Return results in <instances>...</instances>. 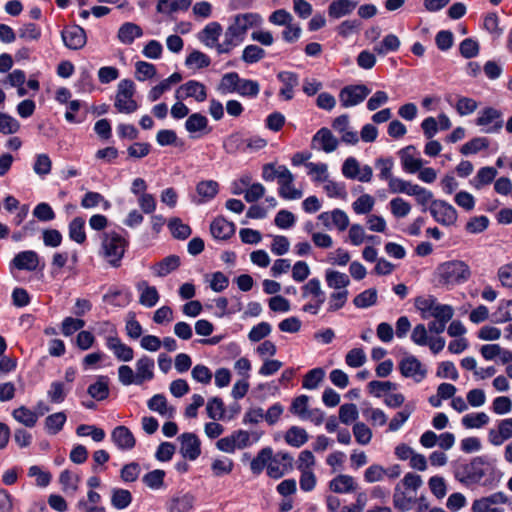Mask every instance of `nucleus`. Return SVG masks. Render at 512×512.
<instances>
[{"label":"nucleus","mask_w":512,"mask_h":512,"mask_svg":"<svg viewBox=\"0 0 512 512\" xmlns=\"http://www.w3.org/2000/svg\"><path fill=\"white\" fill-rule=\"evenodd\" d=\"M308 174L312 176L314 182H325L329 178L328 166L325 163H305Z\"/></svg>","instance_id":"49"},{"label":"nucleus","mask_w":512,"mask_h":512,"mask_svg":"<svg viewBox=\"0 0 512 512\" xmlns=\"http://www.w3.org/2000/svg\"><path fill=\"white\" fill-rule=\"evenodd\" d=\"M483 465V458L475 457L469 463L459 465L455 470V477L461 483L478 482L485 475Z\"/></svg>","instance_id":"7"},{"label":"nucleus","mask_w":512,"mask_h":512,"mask_svg":"<svg viewBox=\"0 0 512 512\" xmlns=\"http://www.w3.org/2000/svg\"><path fill=\"white\" fill-rule=\"evenodd\" d=\"M66 419L67 418L64 412H57L49 415L45 419V428L47 432L51 435L57 434L59 431L62 430L66 422Z\"/></svg>","instance_id":"46"},{"label":"nucleus","mask_w":512,"mask_h":512,"mask_svg":"<svg viewBox=\"0 0 512 512\" xmlns=\"http://www.w3.org/2000/svg\"><path fill=\"white\" fill-rule=\"evenodd\" d=\"M88 394L98 400H104L109 395L108 379L105 376L98 377L94 384H91L87 390Z\"/></svg>","instance_id":"40"},{"label":"nucleus","mask_w":512,"mask_h":512,"mask_svg":"<svg viewBox=\"0 0 512 512\" xmlns=\"http://www.w3.org/2000/svg\"><path fill=\"white\" fill-rule=\"evenodd\" d=\"M277 78L283 84L279 94L285 100H291L293 98V89L299 84L297 74L290 71H283L278 73Z\"/></svg>","instance_id":"27"},{"label":"nucleus","mask_w":512,"mask_h":512,"mask_svg":"<svg viewBox=\"0 0 512 512\" xmlns=\"http://www.w3.org/2000/svg\"><path fill=\"white\" fill-rule=\"evenodd\" d=\"M325 372L322 368H314L310 370L303 379V388L316 389L320 382L324 379Z\"/></svg>","instance_id":"60"},{"label":"nucleus","mask_w":512,"mask_h":512,"mask_svg":"<svg viewBox=\"0 0 512 512\" xmlns=\"http://www.w3.org/2000/svg\"><path fill=\"white\" fill-rule=\"evenodd\" d=\"M188 97H193L196 101L203 102L207 97L205 86L198 81L190 80L181 85L175 92V98L177 100Z\"/></svg>","instance_id":"14"},{"label":"nucleus","mask_w":512,"mask_h":512,"mask_svg":"<svg viewBox=\"0 0 512 512\" xmlns=\"http://www.w3.org/2000/svg\"><path fill=\"white\" fill-rule=\"evenodd\" d=\"M12 264L18 270L34 271L39 265V256L32 250L22 251L14 256Z\"/></svg>","instance_id":"23"},{"label":"nucleus","mask_w":512,"mask_h":512,"mask_svg":"<svg viewBox=\"0 0 512 512\" xmlns=\"http://www.w3.org/2000/svg\"><path fill=\"white\" fill-rule=\"evenodd\" d=\"M493 321L498 324L512 320V300H501L493 313Z\"/></svg>","instance_id":"43"},{"label":"nucleus","mask_w":512,"mask_h":512,"mask_svg":"<svg viewBox=\"0 0 512 512\" xmlns=\"http://www.w3.org/2000/svg\"><path fill=\"white\" fill-rule=\"evenodd\" d=\"M195 498L191 494H185L173 498L168 505V512H190L193 508Z\"/></svg>","instance_id":"36"},{"label":"nucleus","mask_w":512,"mask_h":512,"mask_svg":"<svg viewBox=\"0 0 512 512\" xmlns=\"http://www.w3.org/2000/svg\"><path fill=\"white\" fill-rule=\"evenodd\" d=\"M399 370L403 377L411 378L416 383L422 382L427 376L426 367L414 355H407L399 362Z\"/></svg>","instance_id":"8"},{"label":"nucleus","mask_w":512,"mask_h":512,"mask_svg":"<svg viewBox=\"0 0 512 512\" xmlns=\"http://www.w3.org/2000/svg\"><path fill=\"white\" fill-rule=\"evenodd\" d=\"M416 498L403 491L400 484H397L393 494V505L401 512H406L412 508Z\"/></svg>","instance_id":"33"},{"label":"nucleus","mask_w":512,"mask_h":512,"mask_svg":"<svg viewBox=\"0 0 512 512\" xmlns=\"http://www.w3.org/2000/svg\"><path fill=\"white\" fill-rule=\"evenodd\" d=\"M103 325L106 327L107 330L114 332V335H110L106 338V346L108 347V349L113 352L114 356L119 361H131L134 357L133 349L130 346L123 343L120 340V338L117 337L115 327L113 324L109 322H104Z\"/></svg>","instance_id":"9"},{"label":"nucleus","mask_w":512,"mask_h":512,"mask_svg":"<svg viewBox=\"0 0 512 512\" xmlns=\"http://www.w3.org/2000/svg\"><path fill=\"white\" fill-rule=\"evenodd\" d=\"M132 501L131 493L126 489H113L111 503L116 509L126 508Z\"/></svg>","instance_id":"55"},{"label":"nucleus","mask_w":512,"mask_h":512,"mask_svg":"<svg viewBox=\"0 0 512 512\" xmlns=\"http://www.w3.org/2000/svg\"><path fill=\"white\" fill-rule=\"evenodd\" d=\"M414 146H408L401 150V162L403 169L408 173H415L419 171L423 165L420 158H415L411 151H414Z\"/></svg>","instance_id":"34"},{"label":"nucleus","mask_w":512,"mask_h":512,"mask_svg":"<svg viewBox=\"0 0 512 512\" xmlns=\"http://www.w3.org/2000/svg\"><path fill=\"white\" fill-rule=\"evenodd\" d=\"M389 207L392 215L395 218H404L411 212V205L401 197L393 198L389 202Z\"/></svg>","instance_id":"52"},{"label":"nucleus","mask_w":512,"mask_h":512,"mask_svg":"<svg viewBox=\"0 0 512 512\" xmlns=\"http://www.w3.org/2000/svg\"><path fill=\"white\" fill-rule=\"evenodd\" d=\"M207 126V118L200 113H194L190 115L185 122V128L190 133L204 131Z\"/></svg>","instance_id":"51"},{"label":"nucleus","mask_w":512,"mask_h":512,"mask_svg":"<svg viewBox=\"0 0 512 512\" xmlns=\"http://www.w3.org/2000/svg\"><path fill=\"white\" fill-rule=\"evenodd\" d=\"M112 441L121 450H131L135 447L136 439L126 426H117L111 433Z\"/></svg>","instance_id":"19"},{"label":"nucleus","mask_w":512,"mask_h":512,"mask_svg":"<svg viewBox=\"0 0 512 512\" xmlns=\"http://www.w3.org/2000/svg\"><path fill=\"white\" fill-rule=\"evenodd\" d=\"M370 90L365 85H351L344 87L339 94L341 105L345 108L353 107L369 95Z\"/></svg>","instance_id":"12"},{"label":"nucleus","mask_w":512,"mask_h":512,"mask_svg":"<svg viewBox=\"0 0 512 512\" xmlns=\"http://www.w3.org/2000/svg\"><path fill=\"white\" fill-rule=\"evenodd\" d=\"M192 0H160L157 4V10L161 13H174L179 10H187L191 6Z\"/></svg>","instance_id":"41"},{"label":"nucleus","mask_w":512,"mask_h":512,"mask_svg":"<svg viewBox=\"0 0 512 512\" xmlns=\"http://www.w3.org/2000/svg\"><path fill=\"white\" fill-rule=\"evenodd\" d=\"M235 230V224L228 221L224 217L215 218L210 225L212 236L219 240L229 239L232 235H234Z\"/></svg>","instance_id":"21"},{"label":"nucleus","mask_w":512,"mask_h":512,"mask_svg":"<svg viewBox=\"0 0 512 512\" xmlns=\"http://www.w3.org/2000/svg\"><path fill=\"white\" fill-rule=\"evenodd\" d=\"M377 301V290L374 288L367 289L357 295L353 303L358 308H367L374 305Z\"/></svg>","instance_id":"59"},{"label":"nucleus","mask_w":512,"mask_h":512,"mask_svg":"<svg viewBox=\"0 0 512 512\" xmlns=\"http://www.w3.org/2000/svg\"><path fill=\"white\" fill-rule=\"evenodd\" d=\"M100 502V494L94 490H89L86 498L79 499L75 508L78 512H106L105 507L101 506Z\"/></svg>","instance_id":"22"},{"label":"nucleus","mask_w":512,"mask_h":512,"mask_svg":"<svg viewBox=\"0 0 512 512\" xmlns=\"http://www.w3.org/2000/svg\"><path fill=\"white\" fill-rule=\"evenodd\" d=\"M342 174L348 179H357L360 182H370L373 176V170L368 165L361 168L356 158L348 157L343 162Z\"/></svg>","instance_id":"11"},{"label":"nucleus","mask_w":512,"mask_h":512,"mask_svg":"<svg viewBox=\"0 0 512 512\" xmlns=\"http://www.w3.org/2000/svg\"><path fill=\"white\" fill-rule=\"evenodd\" d=\"M439 275L444 284L457 285L470 278L471 270L465 262L453 260L440 265Z\"/></svg>","instance_id":"5"},{"label":"nucleus","mask_w":512,"mask_h":512,"mask_svg":"<svg viewBox=\"0 0 512 512\" xmlns=\"http://www.w3.org/2000/svg\"><path fill=\"white\" fill-rule=\"evenodd\" d=\"M300 297L306 301L302 311L311 315H317L326 301V293L318 278H311L301 287Z\"/></svg>","instance_id":"4"},{"label":"nucleus","mask_w":512,"mask_h":512,"mask_svg":"<svg viewBox=\"0 0 512 512\" xmlns=\"http://www.w3.org/2000/svg\"><path fill=\"white\" fill-rule=\"evenodd\" d=\"M348 290H334L328 297L327 312L332 313L343 308L348 300Z\"/></svg>","instance_id":"44"},{"label":"nucleus","mask_w":512,"mask_h":512,"mask_svg":"<svg viewBox=\"0 0 512 512\" xmlns=\"http://www.w3.org/2000/svg\"><path fill=\"white\" fill-rule=\"evenodd\" d=\"M196 204H203L211 201L219 192V183L215 180H202L196 185Z\"/></svg>","instance_id":"17"},{"label":"nucleus","mask_w":512,"mask_h":512,"mask_svg":"<svg viewBox=\"0 0 512 512\" xmlns=\"http://www.w3.org/2000/svg\"><path fill=\"white\" fill-rule=\"evenodd\" d=\"M15 420L22 423L26 427H33L37 422V414L25 406L15 409L12 413Z\"/></svg>","instance_id":"50"},{"label":"nucleus","mask_w":512,"mask_h":512,"mask_svg":"<svg viewBox=\"0 0 512 512\" xmlns=\"http://www.w3.org/2000/svg\"><path fill=\"white\" fill-rule=\"evenodd\" d=\"M180 441V453L186 459L196 460L200 453V441L193 433H183L178 437Z\"/></svg>","instance_id":"15"},{"label":"nucleus","mask_w":512,"mask_h":512,"mask_svg":"<svg viewBox=\"0 0 512 512\" xmlns=\"http://www.w3.org/2000/svg\"><path fill=\"white\" fill-rule=\"evenodd\" d=\"M476 123L479 126H488L484 129L486 133L498 132L503 126L501 112L491 107L486 108L480 113Z\"/></svg>","instance_id":"16"},{"label":"nucleus","mask_w":512,"mask_h":512,"mask_svg":"<svg viewBox=\"0 0 512 512\" xmlns=\"http://www.w3.org/2000/svg\"><path fill=\"white\" fill-rule=\"evenodd\" d=\"M135 369L137 385H142L144 382L154 378V360L147 355L141 356L136 361Z\"/></svg>","instance_id":"20"},{"label":"nucleus","mask_w":512,"mask_h":512,"mask_svg":"<svg viewBox=\"0 0 512 512\" xmlns=\"http://www.w3.org/2000/svg\"><path fill=\"white\" fill-rule=\"evenodd\" d=\"M265 50L257 45H248L244 48L241 60L247 64L257 63L265 57Z\"/></svg>","instance_id":"53"},{"label":"nucleus","mask_w":512,"mask_h":512,"mask_svg":"<svg viewBox=\"0 0 512 512\" xmlns=\"http://www.w3.org/2000/svg\"><path fill=\"white\" fill-rule=\"evenodd\" d=\"M260 21V17L254 13L238 14L224 32L223 41L218 46V54H229L240 45L249 30Z\"/></svg>","instance_id":"1"},{"label":"nucleus","mask_w":512,"mask_h":512,"mask_svg":"<svg viewBox=\"0 0 512 512\" xmlns=\"http://www.w3.org/2000/svg\"><path fill=\"white\" fill-rule=\"evenodd\" d=\"M329 488L335 493H350L356 490L357 484L352 476L340 474L330 481Z\"/></svg>","instance_id":"31"},{"label":"nucleus","mask_w":512,"mask_h":512,"mask_svg":"<svg viewBox=\"0 0 512 512\" xmlns=\"http://www.w3.org/2000/svg\"><path fill=\"white\" fill-rule=\"evenodd\" d=\"M260 86L257 81L240 78L236 92L241 96L256 97L259 94Z\"/></svg>","instance_id":"56"},{"label":"nucleus","mask_w":512,"mask_h":512,"mask_svg":"<svg viewBox=\"0 0 512 512\" xmlns=\"http://www.w3.org/2000/svg\"><path fill=\"white\" fill-rule=\"evenodd\" d=\"M135 85L130 79H123L117 85L114 107L119 113L131 114L138 109L134 99Z\"/></svg>","instance_id":"6"},{"label":"nucleus","mask_w":512,"mask_h":512,"mask_svg":"<svg viewBox=\"0 0 512 512\" xmlns=\"http://www.w3.org/2000/svg\"><path fill=\"white\" fill-rule=\"evenodd\" d=\"M433 218L441 225L451 226L457 221V211L449 203L443 200H433L429 206Z\"/></svg>","instance_id":"10"},{"label":"nucleus","mask_w":512,"mask_h":512,"mask_svg":"<svg viewBox=\"0 0 512 512\" xmlns=\"http://www.w3.org/2000/svg\"><path fill=\"white\" fill-rule=\"evenodd\" d=\"M357 6L356 1L334 0L328 7V14L331 18L338 19L351 14Z\"/></svg>","instance_id":"32"},{"label":"nucleus","mask_w":512,"mask_h":512,"mask_svg":"<svg viewBox=\"0 0 512 512\" xmlns=\"http://www.w3.org/2000/svg\"><path fill=\"white\" fill-rule=\"evenodd\" d=\"M374 204L375 200L371 195L363 194L353 202L352 207L356 214H367L372 211Z\"/></svg>","instance_id":"61"},{"label":"nucleus","mask_w":512,"mask_h":512,"mask_svg":"<svg viewBox=\"0 0 512 512\" xmlns=\"http://www.w3.org/2000/svg\"><path fill=\"white\" fill-rule=\"evenodd\" d=\"M127 245V240L118 233H104L101 243V254L110 266L118 268L121 266V260Z\"/></svg>","instance_id":"3"},{"label":"nucleus","mask_w":512,"mask_h":512,"mask_svg":"<svg viewBox=\"0 0 512 512\" xmlns=\"http://www.w3.org/2000/svg\"><path fill=\"white\" fill-rule=\"evenodd\" d=\"M84 225L85 220L82 217L74 218L69 224V237L79 244L86 240Z\"/></svg>","instance_id":"48"},{"label":"nucleus","mask_w":512,"mask_h":512,"mask_svg":"<svg viewBox=\"0 0 512 512\" xmlns=\"http://www.w3.org/2000/svg\"><path fill=\"white\" fill-rule=\"evenodd\" d=\"M239 82H240V77L236 72L226 73L223 75V77L220 81L219 90L222 93L236 92Z\"/></svg>","instance_id":"62"},{"label":"nucleus","mask_w":512,"mask_h":512,"mask_svg":"<svg viewBox=\"0 0 512 512\" xmlns=\"http://www.w3.org/2000/svg\"><path fill=\"white\" fill-rule=\"evenodd\" d=\"M137 290L140 292L139 303L147 308L154 307L159 299L160 295L158 290L154 286H150L147 281H140L137 284Z\"/></svg>","instance_id":"25"},{"label":"nucleus","mask_w":512,"mask_h":512,"mask_svg":"<svg viewBox=\"0 0 512 512\" xmlns=\"http://www.w3.org/2000/svg\"><path fill=\"white\" fill-rule=\"evenodd\" d=\"M180 266V258L177 255H169L160 262L151 266V270L156 277H165Z\"/></svg>","instance_id":"28"},{"label":"nucleus","mask_w":512,"mask_h":512,"mask_svg":"<svg viewBox=\"0 0 512 512\" xmlns=\"http://www.w3.org/2000/svg\"><path fill=\"white\" fill-rule=\"evenodd\" d=\"M409 196L415 197L416 202L423 207L422 211H426L428 203L431 204L434 200L431 191L417 184H414Z\"/></svg>","instance_id":"54"},{"label":"nucleus","mask_w":512,"mask_h":512,"mask_svg":"<svg viewBox=\"0 0 512 512\" xmlns=\"http://www.w3.org/2000/svg\"><path fill=\"white\" fill-rule=\"evenodd\" d=\"M66 395L67 390L62 382L55 381L50 384V387L47 391V396L50 402L60 404L65 400Z\"/></svg>","instance_id":"58"},{"label":"nucleus","mask_w":512,"mask_h":512,"mask_svg":"<svg viewBox=\"0 0 512 512\" xmlns=\"http://www.w3.org/2000/svg\"><path fill=\"white\" fill-rule=\"evenodd\" d=\"M308 433L305 429L298 426H292L285 434V441L293 447H301L308 441Z\"/></svg>","instance_id":"37"},{"label":"nucleus","mask_w":512,"mask_h":512,"mask_svg":"<svg viewBox=\"0 0 512 512\" xmlns=\"http://www.w3.org/2000/svg\"><path fill=\"white\" fill-rule=\"evenodd\" d=\"M168 226L172 235L178 239H186L191 235V228L189 225L182 223L179 218H171Z\"/></svg>","instance_id":"63"},{"label":"nucleus","mask_w":512,"mask_h":512,"mask_svg":"<svg viewBox=\"0 0 512 512\" xmlns=\"http://www.w3.org/2000/svg\"><path fill=\"white\" fill-rule=\"evenodd\" d=\"M325 281L329 288L336 291L347 290L350 284V279L347 274L332 269L325 271Z\"/></svg>","instance_id":"30"},{"label":"nucleus","mask_w":512,"mask_h":512,"mask_svg":"<svg viewBox=\"0 0 512 512\" xmlns=\"http://www.w3.org/2000/svg\"><path fill=\"white\" fill-rule=\"evenodd\" d=\"M64 45L71 50L83 48L87 42L86 32L79 25L65 27L61 32Z\"/></svg>","instance_id":"13"},{"label":"nucleus","mask_w":512,"mask_h":512,"mask_svg":"<svg viewBox=\"0 0 512 512\" xmlns=\"http://www.w3.org/2000/svg\"><path fill=\"white\" fill-rule=\"evenodd\" d=\"M415 409L414 404L408 403L405 405L404 409L398 412L389 422V431L396 432L398 431L404 423L409 419L411 414Z\"/></svg>","instance_id":"45"},{"label":"nucleus","mask_w":512,"mask_h":512,"mask_svg":"<svg viewBox=\"0 0 512 512\" xmlns=\"http://www.w3.org/2000/svg\"><path fill=\"white\" fill-rule=\"evenodd\" d=\"M313 144H318V148L322 149L326 153L335 151L338 147V139L332 134L328 128H321L314 136L312 140Z\"/></svg>","instance_id":"24"},{"label":"nucleus","mask_w":512,"mask_h":512,"mask_svg":"<svg viewBox=\"0 0 512 512\" xmlns=\"http://www.w3.org/2000/svg\"><path fill=\"white\" fill-rule=\"evenodd\" d=\"M263 436L262 431L236 430L229 436L223 437L216 442V447L225 453H234L235 450H242L254 443H257Z\"/></svg>","instance_id":"2"},{"label":"nucleus","mask_w":512,"mask_h":512,"mask_svg":"<svg viewBox=\"0 0 512 512\" xmlns=\"http://www.w3.org/2000/svg\"><path fill=\"white\" fill-rule=\"evenodd\" d=\"M147 406L151 411L157 412L168 419L173 418L176 413V408L168 404L163 394L154 395L148 400Z\"/></svg>","instance_id":"26"},{"label":"nucleus","mask_w":512,"mask_h":512,"mask_svg":"<svg viewBox=\"0 0 512 512\" xmlns=\"http://www.w3.org/2000/svg\"><path fill=\"white\" fill-rule=\"evenodd\" d=\"M207 415L210 419L216 421L224 418L225 406L221 398L213 397L208 400L206 405Z\"/></svg>","instance_id":"47"},{"label":"nucleus","mask_w":512,"mask_h":512,"mask_svg":"<svg viewBox=\"0 0 512 512\" xmlns=\"http://www.w3.org/2000/svg\"><path fill=\"white\" fill-rule=\"evenodd\" d=\"M20 129V123L12 116L0 112V133L14 134Z\"/></svg>","instance_id":"64"},{"label":"nucleus","mask_w":512,"mask_h":512,"mask_svg":"<svg viewBox=\"0 0 512 512\" xmlns=\"http://www.w3.org/2000/svg\"><path fill=\"white\" fill-rule=\"evenodd\" d=\"M222 34V27L218 22H210L198 34V39L208 48H215L218 52L219 37Z\"/></svg>","instance_id":"18"},{"label":"nucleus","mask_w":512,"mask_h":512,"mask_svg":"<svg viewBox=\"0 0 512 512\" xmlns=\"http://www.w3.org/2000/svg\"><path fill=\"white\" fill-rule=\"evenodd\" d=\"M498 172L493 167H482L474 179L471 181V184L476 189H481L483 186L488 185L493 182Z\"/></svg>","instance_id":"39"},{"label":"nucleus","mask_w":512,"mask_h":512,"mask_svg":"<svg viewBox=\"0 0 512 512\" xmlns=\"http://www.w3.org/2000/svg\"><path fill=\"white\" fill-rule=\"evenodd\" d=\"M59 482L62 486L63 492L73 494L78 490L80 477L70 470H64L60 473Z\"/></svg>","instance_id":"38"},{"label":"nucleus","mask_w":512,"mask_h":512,"mask_svg":"<svg viewBox=\"0 0 512 512\" xmlns=\"http://www.w3.org/2000/svg\"><path fill=\"white\" fill-rule=\"evenodd\" d=\"M400 47V40L394 34H389L384 37L381 44L374 47V51L379 55H385L389 51H396Z\"/></svg>","instance_id":"57"},{"label":"nucleus","mask_w":512,"mask_h":512,"mask_svg":"<svg viewBox=\"0 0 512 512\" xmlns=\"http://www.w3.org/2000/svg\"><path fill=\"white\" fill-rule=\"evenodd\" d=\"M233 467V460L225 456L215 458L211 463V470L215 477L229 475Z\"/></svg>","instance_id":"42"},{"label":"nucleus","mask_w":512,"mask_h":512,"mask_svg":"<svg viewBox=\"0 0 512 512\" xmlns=\"http://www.w3.org/2000/svg\"><path fill=\"white\" fill-rule=\"evenodd\" d=\"M272 451V448L265 447L257 453L255 458L252 459L250 462V470L254 475L261 474L264 468L268 467L269 460H271Z\"/></svg>","instance_id":"35"},{"label":"nucleus","mask_w":512,"mask_h":512,"mask_svg":"<svg viewBox=\"0 0 512 512\" xmlns=\"http://www.w3.org/2000/svg\"><path fill=\"white\" fill-rule=\"evenodd\" d=\"M143 35L142 28L132 22H126L120 26L117 34L118 40L125 45H130L136 38Z\"/></svg>","instance_id":"29"}]
</instances>
